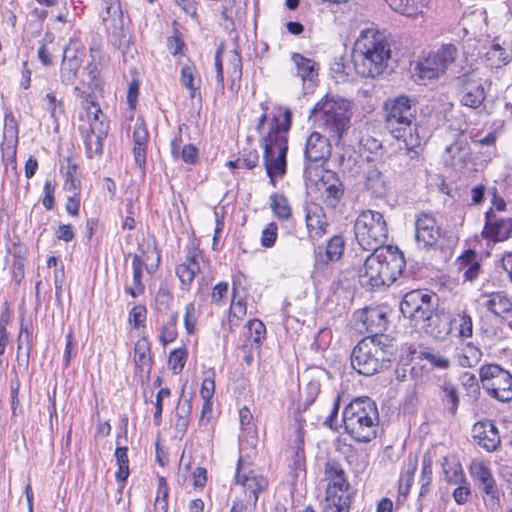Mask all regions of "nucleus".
<instances>
[{"mask_svg": "<svg viewBox=\"0 0 512 512\" xmlns=\"http://www.w3.org/2000/svg\"><path fill=\"white\" fill-rule=\"evenodd\" d=\"M292 124V112L280 107L278 115L272 118L269 132L262 137L263 164L270 183L275 186V178H282L287 170L288 137Z\"/></svg>", "mask_w": 512, "mask_h": 512, "instance_id": "1", "label": "nucleus"}, {"mask_svg": "<svg viewBox=\"0 0 512 512\" xmlns=\"http://www.w3.org/2000/svg\"><path fill=\"white\" fill-rule=\"evenodd\" d=\"M359 269V282L363 287L376 289L396 281L406 267L403 253L394 246L371 249Z\"/></svg>", "mask_w": 512, "mask_h": 512, "instance_id": "2", "label": "nucleus"}, {"mask_svg": "<svg viewBox=\"0 0 512 512\" xmlns=\"http://www.w3.org/2000/svg\"><path fill=\"white\" fill-rule=\"evenodd\" d=\"M391 56V45L383 32L367 29L357 38L353 61L357 74L374 78L384 72Z\"/></svg>", "mask_w": 512, "mask_h": 512, "instance_id": "3", "label": "nucleus"}, {"mask_svg": "<svg viewBox=\"0 0 512 512\" xmlns=\"http://www.w3.org/2000/svg\"><path fill=\"white\" fill-rule=\"evenodd\" d=\"M395 351L393 339L388 335H368L353 348L351 366L360 375L373 376L391 366Z\"/></svg>", "mask_w": 512, "mask_h": 512, "instance_id": "4", "label": "nucleus"}, {"mask_svg": "<svg viewBox=\"0 0 512 512\" xmlns=\"http://www.w3.org/2000/svg\"><path fill=\"white\" fill-rule=\"evenodd\" d=\"M345 432L359 443H369L377 437L379 412L369 397L353 399L343 411Z\"/></svg>", "mask_w": 512, "mask_h": 512, "instance_id": "5", "label": "nucleus"}, {"mask_svg": "<svg viewBox=\"0 0 512 512\" xmlns=\"http://www.w3.org/2000/svg\"><path fill=\"white\" fill-rule=\"evenodd\" d=\"M386 127L395 139L405 138L410 146L418 143L415 103L405 95L385 102Z\"/></svg>", "mask_w": 512, "mask_h": 512, "instance_id": "6", "label": "nucleus"}, {"mask_svg": "<svg viewBox=\"0 0 512 512\" xmlns=\"http://www.w3.org/2000/svg\"><path fill=\"white\" fill-rule=\"evenodd\" d=\"M350 101L340 97L325 96L311 110L310 118L319 128L341 138L349 128L351 118Z\"/></svg>", "mask_w": 512, "mask_h": 512, "instance_id": "7", "label": "nucleus"}, {"mask_svg": "<svg viewBox=\"0 0 512 512\" xmlns=\"http://www.w3.org/2000/svg\"><path fill=\"white\" fill-rule=\"evenodd\" d=\"M354 233L358 244L367 251L385 247L388 239V226L382 213L363 210L354 222Z\"/></svg>", "mask_w": 512, "mask_h": 512, "instance_id": "8", "label": "nucleus"}, {"mask_svg": "<svg viewBox=\"0 0 512 512\" xmlns=\"http://www.w3.org/2000/svg\"><path fill=\"white\" fill-rule=\"evenodd\" d=\"M434 297L421 290H412L404 295L400 303L403 316L414 321L415 326L421 323V327L430 334H434V329H429L431 324L439 320L438 315H434Z\"/></svg>", "mask_w": 512, "mask_h": 512, "instance_id": "9", "label": "nucleus"}, {"mask_svg": "<svg viewBox=\"0 0 512 512\" xmlns=\"http://www.w3.org/2000/svg\"><path fill=\"white\" fill-rule=\"evenodd\" d=\"M479 380L488 396L500 402L512 400V374L498 364H484Z\"/></svg>", "mask_w": 512, "mask_h": 512, "instance_id": "10", "label": "nucleus"}, {"mask_svg": "<svg viewBox=\"0 0 512 512\" xmlns=\"http://www.w3.org/2000/svg\"><path fill=\"white\" fill-rule=\"evenodd\" d=\"M457 48L444 44L437 51L429 53L417 63L416 71L421 80H432L442 75L457 56Z\"/></svg>", "mask_w": 512, "mask_h": 512, "instance_id": "11", "label": "nucleus"}, {"mask_svg": "<svg viewBox=\"0 0 512 512\" xmlns=\"http://www.w3.org/2000/svg\"><path fill=\"white\" fill-rule=\"evenodd\" d=\"M455 84L460 103L463 106L477 109L483 104L486 98V91L484 80L480 77L477 69L471 68L459 75L455 79Z\"/></svg>", "mask_w": 512, "mask_h": 512, "instance_id": "12", "label": "nucleus"}, {"mask_svg": "<svg viewBox=\"0 0 512 512\" xmlns=\"http://www.w3.org/2000/svg\"><path fill=\"white\" fill-rule=\"evenodd\" d=\"M469 472L484 494L483 499L486 506L491 509H498L500 507V492L490 467L483 461L473 460L470 463Z\"/></svg>", "mask_w": 512, "mask_h": 512, "instance_id": "13", "label": "nucleus"}, {"mask_svg": "<svg viewBox=\"0 0 512 512\" xmlns=\"http://www.w3.org/2000/svg\"><path fill=\"white\" fill-rule=\"evenodd\" d=\"M76 96L82 99V105L87 113L88 127L80 126V132H86L100 137H107L109 132V121L102 112L98 103L95 101L94 95L86 93L78 86L74 87Z\"/></svg>", "mask_w": 512, "mask_h": 512, "instance_id": "14", "label": "nucleus"}, {"mask_svg": "<svg viewBox=\"0 0 512 512\" xmlns=\"http://www.w3.org/2000/svg\"><path fill=\"white\" fill-rule=\"evenodd\" d=\"M332 152L330 140L319 132H312L306 139L304 148V173L307 174L312 165L320 166L326 162Z\"/></svg>", "mask_w": 512, "mask_h": 512, "instance_id": "15", "label": "nucleus"}, {"mask_svg": "<svg viewBox=\"0 0 512 512\" xmlns=\"http://www.w3.org/2000/svg\"><path fill=\"white\" fill-rule=\"evenodd\" d=\"M481 235L484 239L494 243L503 242L511 238L512 224L510 217H503L492 210H487Z\"/></svg>", "mask_w": 512, "mask_h": 512, "instance_id": "16", "label": "nucleus"}, {"mask_svg": "<svg viewBox=\"0 0 512 512\" xmlns=\"http://www.w3.org/2000/svg\"><path fill=\"white\" fill-rule=\"evenodd\" d=\"M471 434L473 442L488 453L497 451L501 445L499 430L492 420L484 419L476 422Z\"/></svg>", "mask_w": 512, "mask_h": 512, "instance_id": "17", "label": "nucleus"}, {"mask_svg": "<svg viewBox=\"0 0 512 512\" xmlns=\"http://www.w3.org/2000/svg\"><path fill=\"white\" fill-rule=\"evenodd\" d=\"M83 49V45L76 38H71L69 44L64 48V55L60 67V81L68 86L74 83L77 78L78 70L82 59L77 54Z\"/></svg>", "mask_w": 512, "mask_h": 512, "instance_id": "18", "label": "nucleus"}, {"mask_svg": "<svg viewBox=\"0 0 512 512\" xmlns=\"http://www.w3.org/2000/svg\"><path fill=\"white\" fill-rule=\"evenodd\" d=\"M440 228L435 218L428 213H421L415 221V239L420 248L427 249L435 245L440 238Z\"/></svg>", "mask_w": 512, "mask_h": 512, "instance_id": "19", "label": "nucleus"}, {"mask_svg": "<svg viewBox=\"0 0 512 512\" xmlns=\"http://www.w3.org/2000/svg\"><path fill=\"white\" fill-rule=\"evenodd\" d=\"M205 265L203 252L196 246L187 249L185 261L176 267V274L184 285H190Z\"/></svg>", "mask_w": 512, "mask_h": 512, "instance_id": "20", "label": "nucleus"}, {"mask_svg": "<svg viewBox=\"0 0 512 512\" xmlns=\"http://www.w3.org/2000/svg\"><path fill=\"white\" fill-rule=\"evenodd\" d=\"M443 158L447 166L462 171L472 160L471 148L465 139L458 138L446 147Z\"/></svg>", "mask_w": 512, "mask_h": 512, "instance_id": "21", "label": "nucleus"}, {"mask_svg": "<svg viewBox=\"0 0 512 512\" xmlns=\"http://www.w3.org/2000/svg\"><path fill=\"white\" fill-rule=\"evenodd\" d=\"M325 475L329 480V487L327 490L328 497H332L334 492L337 494H348L349 497L353 498V491L350 483L347 481L345 472L342 466L334 461L329 460L325 465Z\"/></svg>", "mask_w": 512, "mask_h": 512, "instance_id": "22", "label": "nucleus"}, {"mask_svg": "<svg viewBox=\"0 0 512 512\" xmlns=\"http://www.w3.org/2000/svg\"><path fill=\"white\" fill-rule=\"evenodd\" d=\"M4 141L1 144V150L3 160L6 161V165L11 164L13 168H16V145L18 143V125L14 117L5 118L4 130H3Z\"/></svg>", "mask_w": 512, "mask_h": 512, "instance_id": "23", "label": "nucleus"}, {"mask_svg": "<svg viewBox=\"0 0 512 512\" xmlns=\"http://www.w3.org/2000/svg\"><path fill=\"white\" fill-rule=\"evenodd\" d=\"M305 220L309 237L313 240L321 238L326 233L328 222L323 208L316 203L305 206Z\"/></svg>", "mask_w": 512, "mask_h": 512, "instance_id": "24", "label": "nucleus"}, {"mask_svg": "<svg viewBox=\"0 0 512 512\" xmlns=\"http://www.w3.org/2000/svg\"><path fill=\"white\" fill-rule=\"evenodd\" d=\"M363 325L370 335H385L387 330V313L380 307L366 308L361 316Z\"/></svg>", "mask_w": 512, "mask_h": 512, "instance_id": "25", "label": "nucleus"}, {"mask_svg": "<svg viewBox=\"0 0 512 512\" xmlns=\"http://www.w3.org/2000/svg\"><path fill=\"white\" fill-rule=\"evenodd\" d=\"M455 265L465 281L473 282L482 272L480 259L477 253L470 249L466 250L456 259Z\"/></svg>", "mask_w": 512, "mask_h": 512, "instance_id": "26", "label": "nucleus"}, {"mask_svg": "<svg viewBox=\"0 0 512 512\" xmlns=\"http://www.w3.org/2000/svg\"><path fill=\"white\" fill-rule=\"evenodd\" d=\"M149 141V132L143 123H137L133 130V156L135 165L142 173L146 167V148Z\"/></svg>", "mask_w": 512, "mask_h": 512, "instance_id": "27", "label": "nucleus"}, {"mask_svg": "<svg viewBox=\"0 0 512 512\" xmlns=\"http://www.w3.org/2000/svg\"><path fill=\"white\" fill-rule=\"evenodd\" d=\"M242 458L238 459L236 468V482L241 484L245 493L249 495L250 500L255 504L258 500V494L267 486V480L262 476L241 474Z\"/></svg>", "mask_w": 512, "mask_h": 512, "instance_id": "28", "label": "nucleus"}, {"mask_svg": "<svg viewBox=\"0 0 512 512\" xmlns=\"http://www.w3.org/2000/svg\"><path fill=\"white\" fill-rule=\"evenodd\" d=\"M486 59L491 67H501L512 60V40L505 41L495 38L486 52Z\"/></svg>", "mask_w": 512, "mask_h": 512, "instance_id": "29", "label": "nucleus"}, {"mask_svg": "<svg viewBox=\"0 0 512 512\" xmlns=\"http://www.w3.org/2000/svg\"><path fill=\"white\" fill-rule=\"evenodd\" d=\"M487 297L484 306L495 317L506 319L512 314V300L505 292H492Z\"/></svg>", "mask_w": 512, "mask_h": 512, "instance_id": "30", "label": "nucleus"}, {"mask_svg": "<svg viewBox=\"0 0 512 512\" xmlns=\"http://www.w3.org/2000/svg\"><path fill=\"white\" fill-rule=\"evenodd\" d=\"M402 141L403 147H399V153L396 156L399 164L405 166L407 170H415L421 165L420 158V146H421V138L418 135V143L416 145L410 146L405 138L398 139Z\"/></svg>", "mask_w": 512, "mask_h": 512, "instance_id": "31", "label": "nucleus"}, {"mask_svg": "<svg viewBox=\"0 0 512 512\" xmlns=\"http://www.w3.org/2000/svg\"><path fill=\"white\" fill-rule=\"evenodd\" d=\"M345 241L342 236L335 235L327 243L324 254L318 252L315 256V265H327L329 262L338 261L344 252Z\"/></svg>", "mask_w": 512, "mask_h": 512, "instance_id": "32", "label": "nucleus"}, {"mask_svg": "<svg viewBox=\"0 0 512 512\" xmlns=\"http://www.w3.org/2000/svg\"><path fill=\"white\" fill-rule=\"evenodd\" d=\"M134 363L140 372L150 373L152 368L151 347L146 337L140 338L135 343Z\"/></svg>", "mask_w": 512, "mask_h": 512, "instance_id": "33", "label": "nucleus"}, {"mask_svg": "<svg viewBox=\"0 0 512 512\" xmlns=\"http://www.w3.org/2000/svg\"><path fill=\"white\" fill-rule=\"evenodd\" d=\"M365 187L375 197H383L388 192V184L384 174L377 168L372 167L365 175Z\"/></svg>", "mask_w": 512, "mask_h": 512, "instance_id": "34", "label": "nucleus"}, {"mask_svg": "<svg viewBox=\"0 0 512 512\" xmlns=\"http://www.w3.org/2000/svg\"><path fill=\"white\" fill-rule=\"evenodd\" d=\"M439 397L449 414L455 416L460 404L457 387L450 381H445L439 386Z\"/></svg>", "mask_w": 512, "mask_h": 512, "instance_id": "35", "label": "nucleus"}, {"mask_svg": "<svg viewBox=\"0 0 512 512\" xmlns=\"http://www.w3.org/2000/svg\"><path fill=\"white\" fill-rule=\"evenodd\" d=\"M291 59L296 66L297 75L303 81L312 82L318 76V67L314 60L306 58L300 53H293Z\"/></svg>", "mask_w": 512, "mask_h": 512, "instance_id": "36", "label": "nucleus"}, {"mask_svg": "<svg viewBox=\"0 0 512 512\" xmlns=\"http://www.w3.org/2000/svg\"><path fill=\"white\" fill-rule=\"evenodd\" d=\"M192 403L189 399L180 400L176 407L175 430L178 434L184 435L191 419Z\"/></svg>", "mask_w": 512, "mask_h": 512, "instance_id": "37", "label": "nucleus"}, {"mask_svg": "<svg viewBox=\"0 0 512 512\" xmlns=\"http://www.w3.org/2000/svg\"><path fill=\"white\" fill-rule=\"evenodd\" d=\"M197 70L193 65H185L181 68V83L188 89L191 98L200 94V78H196Z\"/></svg>", "mask_w": 512, "mask_h": 512, "instance_id": "38", "label": "nucleus"}, {"mask_svg": "<svg viewBox=\"0 0 512 512\" xmlns=\"http://www.w3.org/2000/svg\"><path fill=\"white\" fill-rule=\"evenodd\" d=\"M418 358L428 361L431 366L436 369L446 370L451 366L450 359L445 354L433 348L421 349L418 353Z\"/></svg>", "mask_w": 512, "mask_h": 512, "instance_id": "39", "label": "nucleus"}, {"mask_svg": "<svg viewBox=\"0 0 512 512\" xmlns=\"http://www.w3.org/2000/svg\"><path fill=\"white\" fill-rule=\"evenodd\" d=\"M396 12L411 17L421 12L423 0H385Z\"/></svg>", "mask_w": 512, "mask_h": 512, "instance_id": "40", "label": "nucleus"}, {"mask_svg": "<svg viewBox=\"0 0 512 512\" xmlns=\"http://www.w3.org/2000/svg\"><path fill=\"white\" fill-rule=\"evenodd\" d=\"M270 207L279 219L288 220L291 217V207L288 199L283 194H272L270 196Z\"/></svg>", "mask_w": 512, "mask_h": 512, "instance_id": "41", "label": "nucleus"}, {"mask_svg": "<svg viewBox=\"0 0 512 512\" xmlns=\"http://www.w3.org/2000/svg\"><path fill=\"white\" fill-rule=\"evenodd\" d=\"M84 139L86 155L92 159L94 157H101L103 154V141L106 137H100L86 132H81Z\"/></svg>", "mask_w": 512, "mask_h": 512, "instance_id": "42", "label": "nucleus"}, {"mask_svg": "<svg viewBox=\"0 0 512 512\" xmlns=\"http://www.w3.org/2000/svg\"><path fill=\"white\" fill-rule=\"evenodd\" d=\"M454 329L458 331L461 338H470L473 335L472 317L467 312L457 314L451 321Z\"/></svg>", "mask_w": 512, "mask_h": 512, "instance_id": "43", "label": "nucleus"}, {"mask_svg": "<svg viewBox=\"0 0 512 512\" xmlns=\"http://www.w3.org/2000/svg\"><path fill=\"white\" fill-rule=\"evenodd\" d=\"M332 182L329 180L325 184V199L331 206H336L344 194L343 185L340 180L334 176H331Z\"/></svg>", "mask_w": 512, "mask_h": 512, "instance_id": "44", "label": "nucleus"}, {"mask_svg": "<svg viewBox=\"0 0 512 512\" xmlns=\"http://www.w3.org/2000/svg\"><path fill=\"white\" fill-rule=\"evenodd\" d=\"M330 503L324 509V512H350L352 498L348 494H337L334 492L332 497L327 498Z\"/></svg>", "mask_w": 512, "mask_h": 512, "instance_id": "45", "label": "nucleus"}, {"mask_svg": "<svg viewBox=\"0 0 512 512\" xmlns=\"http://www.w3.org/2000/svg\"><path fill=\"white\" fill-rule=\"evenodd\" d=\"M45 109L48 111L50 118L58 126V118L64 115V104L62 100H58L54 93H47L44 97Z\"/></svg>", "mask_w": 512, "mask_h": 512, "instance_id": "46", "label": "nucleus"}, {"mask_svg": "<svg viewBox=\"0 0 512 512\" xmlns=\"http://www.w3.org/2000/svg\"><path fill=\"white\" fill-rule=\"evenodd\" d=\"M169 489L166 480L163 477L158 479L157 494L154 503L155 512H167L168 510Z\"/></svg>", "mask_w": 512, "mask_h": 512, "instance_id": "47", "label": "nucleus"}, {"mask_svg": "<svg viewBox=\"0 0 512 512\" xmlns=\"http://www.w3.org/2000/svg\"><path fill=\"white\" fill-rule=\"evenodd\" d=\"M77 170V166L72 163H68L66 172H65V181L63 188L64 190L74 194L78 195L80 194L81 189V182L80 180L75 176Z\"/></svg>", "mask_w": 512, "mask_h": 512, "instance_id": "48", "label": "nucleus"}, {"mask_svg": "<svg viewBox=\"0 0 512 512\" xmlns=\"http://www.w3.org/2000/svg\"><path fill=\"white\" fill-rule=\"evenodd\" d=\"M460 382L468 395L477 397L480 394L479 381L474 373L463 372L460 375Z\"/></svg>", "mask_w": 512, "mask_h": 512, "instance_id": "49", "label": "nucleus"}, {"mask_svg": "<svg viewBox=\"0 0 512 512\" xmlns=\"http://www.w3.org/2000/svg\"><path fill=\"white\" fill-rule=\"evenodd\" d=\"M177 314H172L170 320L162 326L160 341L165 346L173 342L177 337L176 330Z\"/></svg>", "mask_w": 512, "mask_h": 512, "instance_id": "50", "label": "nucleus"}, {"mask_svg": "<svg viewBox=\"0 0 512 512\" xmlns=\"http://www.w3.org/2000/svg\"><path fill=\"white\" fill-rule=\"evenodd\" d=\"M417 464L416 462H410L408 468L401 474L399 480V493L402 495H407L410 491L414 473L416 471Z\"/></svg>", "mask_w": 512, "mask_h": 512, "instance_id": "51", "label": "nucleus"}, {"mask_svg": "<svg viewBox=\"0 0 512 512\" xmlns=\"http://www.w3.org/2000/svg\"><path fill=\"white\" fill-rule=\"evenodd\" d=\"M233 299L231 302L230 310H229V323L233 322V318H237V321H240L243 316L246 314V303L243 299L236 300V287L233 286Z\"/></svg>", "mask_w": 512, "mask_h": 512, "instance_id": "52", "label": "nucleus"}, {"mask_svg": "<svg viewBox=\"0 0 512 512\" xmlns=\"http://www.w3.org/2000/svg\"><path fill=\"white\" fill-rule=\"evenodd\" d=\"M187 353L184 349H175L171 351L168 359V365L174 374H178L184 368Z\"/></svg>", "mask_w": 512, "mask_h": 512, "instance_id": "53", "label": "nucleus"}, {"mask_svg": "<svg viewBox=\"0 0 512 512\" xmlns=\"http://www.w3.org/2000/svg\"><path fill=\"white\" fill-rule=\"evenodd\" d=\"M481 356L482 353L478 348L468 345L459 357V364L462 367H473L480 361Z\"/></svg>", "mask_w": 512, "mask_h": 512, "instance_id": "54", "label": "nucleus"}, {"mask_svg": "<svg viewBox=\"0 0 512 512\" xmlns=\"http://www.w3.org/2000/svg\"><path fill=\"white\" fill-rule=\"evenodd\" d=\"M248 330L252 341L258 346L261 345L266 335V328L263 322L258 319L250 320L248 322Z\"/></svg>", "mask_w": 512, "mask_h": 512, "instance_id": "55", "label": "nucleus"}, {"mask_svg": "<svg viewBox=\"0 0 512 512\" xmlns=\"http://www.w3.org/2000/svg\"><path fill=\"white\" fill-rule=\"evenodd\" d=\"M147 317V309L144 305H135L129 312V323L133 328L139 329L144 327Z\"/></svg>", "mask_w": 512, "mask_h": 512, "instance_id": "56", "label": "nucleus"}, {"mask_svg": "<svg viewBox=\"0 0 512 512\" xmlns=\"http://www.w3.org/2000/svg\"><path fill=\"white\" fill-rule=\"evenodd\" d=\"M18 346L17 349L20 351L23 345L26 347V356L29 357L32 348V332L30 331L29 325L21 323L20 332L17 338Z\"/></svg>", "mask_w": 512, "mask_h": 512, "instance_id": "57", "label": "nucleus"}, {"mask_svg": "<svg viewBox=\"0 0 512 512\" xmlns=\"http://www.w3.org/2000/svg\"><path fill=\"white\" fill-rule=\"evenodd\" d=\"M123 12L119 0H106V16L103 21L107 22L109 19L122 23Z\"/></svg>", "mask_w": 512, "mask_h": 512, "instance_id": "58", "label": "nucleus"}, {"mask_svg": "<svg viewBox=\"0 0 512 512\" xmlns=\"http://www.w3.org/2000/svg\"><path fill=\"white\" fill-rule=\"evenodd\" d=\"M278 226L276 223H269L262 231L261 245L266 248L274 246L277 239Z\"/></svg>", "mask_w": 512, "mask_h": 512, "instance_id": "59", "label": "nucleus"}, {"mask_svg": "<svg viewBox=\"0 0 512 512\" xmlns=\"http://www.w3.org/2000/svg\"><path fill=\"white\" fill-rule=\"evenodd\" d=\"M142 277V272H133V285L126 286L125 293L133 298H136L139 295L143 294L145 290V285L142 282Z\"/></svg>", "mask_w": 512, "mask_h": 512, "instance_id": "60", "label": "nucleus"}, {"mask_svg": "<svg viewBox=\"0 0 512 512\" xmlns=\"http://www.w3.org/2000/svg\"><path fill=\"white\" fill-rule=\"evenodd\" d=\"M239 420L243 431L255 434V426L252 423L253 415L248 407L244 406L239 410Z\"/></svg>", "mask_w": 512, "mask_h": 512, "instance_id": "61", "label": "nucleus"}, {"mask_svg": "<svg viewBox=\"0 0 512 512\" xmlns=\"http://www.w3.org/2000/svg\"><path fill=\"white\" fill-rule=\"evenodd\" d=\"M292 467L295 471H304L305 469V452L301 439H297L296 441Z\"/></svg>", "mask_w": 512, "mask_h": 512, "instance_id": "62", "label": "nucleus"}, {"mask_svg": "<svg viewBox=\"0 0 512 512\" xmlns=\"http://www.w3.org/2000/svg\"><path fill=\"white\" fill-rule=\"evenodd\" d=\"M184 325L188 334H193L196 325V308L193 303H188L185 307Z\"/></svg>", "mask_w": 512, "mask_h": 512, "instance_id": "63", "label": "nucleus"}, {"mask_svg": "<svg viewBox=\"0 0 512 512\" xmlns=\"http://www.w3.org/2000/svg\"><path fill=\"white\" fill-rule=\"evenodd\" d=\"M76 354V344L74 342V333L70 329L66 335V345L64 351V366L69 367L72 357Z\"/></svg>", "mask_w": 512, "mask_h": 512, "instance_id": "64", "label": "nucleus"}]
</instances>
